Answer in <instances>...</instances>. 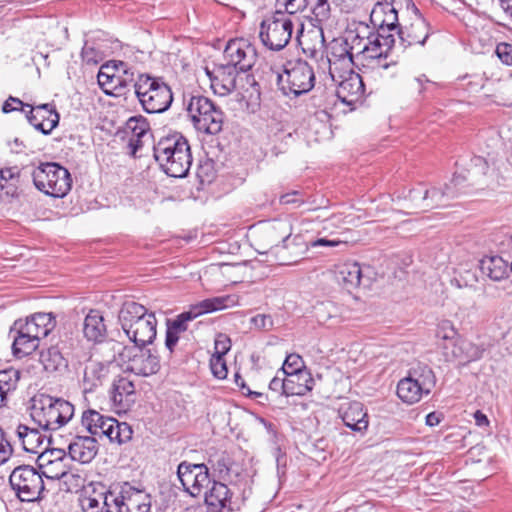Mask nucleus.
<instances>
[{
  "label": "nucleus",
  "instance_id": "f257e3e1",
  "mask_svg": "<svg viewBox=\"0 0 512 512\" xmlns=\"http://www.w3.org/2000/svg\"><path fill=\"white\" fill-rule=\"evenodd\" d=\"M153 157L161 170L174 178L186 177L192 165L188 140L177 132L163 136L154 143Z\"/></svg>",
  "mask_w": 512,
  "mask_h": 512
},
{
  "label": "nucleus",
  "instance_id": "f03ea898",
  "mask_svg": "<svg viewBox=\"0 0 512 512\" xmlns=\"http://www.w3.org/2000/svg\"><path fill=\"white\" fill-rule=\"evenodd\" d=\"M74 415V406L63 398L40 393L32 398L31 417L39 428L57 430Z\"/></svg>",
  "mask_w": 512,
  "mask_h": 512
},
{
  "label": "nucleus",
  "instance_id": "7ed1b4c3",
  "mask_svg": "<svg viewBox=\"0 0 512 512\" xmlns=\"http://www.w3.org/2000/svg\"><path fill=\"white\" fill-rule=\"evenodd\" d=\"M134 93L142 108L149 114L167 111L173 102L171 87L163 77H155L147 73L137 75Z\"/></svg>",
  "mask_w": 512,
  "mask_h": 512
},
{
  "label": "nucleus",
  "instance_id": "20e7f679",
  "mask_svg": "<svg viewBox=\"0 0 512 512\" xmlns=\"http://www.w3.org/2000/svg\"><path fill=\"white\" fill-rule=\"evenodd\" d=\"M271 77H274L279 90L283 95L298 97L306 94L315 85L313 68L305 60L289 61L284 65L283 73L270 69Z\"/></svg>",
  "mask_w": 512,
  "mask_h": 512
},
{
  "label": "nucleus",
  "instance_id": "39448f33",
  "mask_svg": "<svg viewBox=\"0 0 512 512\" xmlns=\"http://www.w3.org/2000/svg\"><path fill=\"white\" fill-rule=\"evenodd\" d=\"M31 175L35 187L48 196L63 198L71 190V174L59 163H41Z\"/></svg>",
  "mask_w": 512,
  "mask_h": 512
},
{
  "label": "nucleus",
  "instance_id": "423d86ee",
  "mask_svg": "<svg viewBox=\"0 0 512 512\" xmlns=\"http://www.w3.org/2000/svg\"><path fill=\"white\" fill-rule=\"evenodd\" d=\"M9 484L21 502H39L45 498V483L39 470L19 465L9 475Z\"/></svg>",
  "mask_w": 512,
  "mask_h": 512
},
{
  "label": "nucleus",
  "instance_id": "0eeeda50",
  "mask_svg": "<svg viewBox=\"0 0 512 512\" xmlns=\"http://www.w3.org/2000/svg\"><path fill=\"white\" fill-rule=\"evenodd\" d=\"M210 484L211 487L204 494L208 512H236L244 506L248 496L237 484L227 485L215 479H211Z\"/></svg>",
  "mask_w": 512,
  "mask_h": 512
},
{
  "label": "nucleus",
  "instance_id": "6e6552de",
  "mask_svg": "<svg viewBox=\"0 0 512 512\" xmlns=\"http://www.w3.org/2000/svg\"><path fill=\"white\" fill-rule=\"evenodd\" d=\"M293 28L290 15L279 9L261 22L259 37L268 49L280 51L289 43Z\"/></svg>",
  "mask_w": 512,
  "mask_h": 512
},
{
  "label": "nucleus",
  "instance_id": "1a4fd4ad",
  "mask_svg": "<svg viewBox=\"0 0 512 512\" xmlns=\"http://www.w3.org/2000/svg\"><path fill=\"white\" fill-rule=\"evenodd\" d=\"M108 507L110 512H150L151 503L149 495L145 494L128 482L114 488L110 494Z\"/></svg>",
  "mask_w": 512,
  "mask_h": 512
},
{
  "label": "nucleus",
  "instance_id": "9d476101",
  "mask_svg": "<svg viewBox=\"0 0 512 512\" xmlns=\"http://www.w3.org/2000/svg\"><path fill=\"white\" fill-rule=\"evenodd\" d=\"M234 304V298L230 295L207 298L195 305H192L189 310L180 313L174 319H167L166 323L179 334H182L187 331L188 322L203 314L223 310L233 306Z\"/></svg>",
  "mask_w": 512,
  "mask_h": 512
},
{
  "label": "nucleus",
  "instance_id": "9b49d317",
  "mask_svg": "<svg viewBox=\"0 0 512 512\" xmlns=\"http://www.w3.org/2000/svg\"><path fill=\"white\" fill-rule=\"evenodd\" d=\"M456 165L463 171L454 173V185L460 184V180L466 181L467 185H485L494 184L493 180H489V164L487 160L481 156H461Z\"/></svg>",
  "mask_w": 512,
  "mask_h": 512
},
{
  "label": "nucleus",
  "instance_id": "f8f14e48",
  "mask_svg": "<svg viewBox=\"0 0 512 512\" xmlns=\"http://www.w3.org/2000/svg\"><path fill=\"white\" fill-rule=\"evenodd\" d=\"M177 477L184 490L192 497L199 496L203 488L208 487L211 483L209 468L204 463L180 462L177 467Z\"/></svg>",
  "mask_w": 512,
  "mask_h": 512
},
{
  "label": "nucleus",
  "instance_id": "ddd939ff",
  "mask_svg": "<svg viewBox=\"0 0 512 512\" xmlns=\"http://www.w3.org/2000/svg\"><path fill=\"white\" fill-rule=\"evenodd\" d=\"M227 64L233 65L241 73L249 71L255 64L257 53L255 47L248 40L231 39L224 49Z\"/></svg>",
  "mask_w": 512,
  "mask_h": 512
},
{
  "label": "nucleus",
  "instance_id": "4468645a",
  "mask_svg": "<svg viewBox=\"0 0 512 512\" xmlns=\"http://www.w3.org/2000/svg\"><path fill=\"white\" fill-rule=\"evenodd\" d=\"M28 108L25 111L28 122L44 135H49L58 126L60 115L53 103L30 105Z\"/></svg>",
  "mask_w": 512,
  "mask_h": 512
},
{
  "label": "nucleus",
  "instance_id": "2eb2a0df",
  "mask_svg": "<svg viewBox=\"0 0 512 512\" xmlns=\"http://www.w3.org/2000/svg\"><path fill=\"white\" fill-rule=\"evenodd\" d=\"M413 9L417 19L409 26H399L398 28L399 43L403 49L415 44L424 45L432 33L429 23L423 18L415 4H413Z\"/></svg>",
  "mask_w": 512,
  "mask_h": 512
},
{
  "label": "nucleus",
  "instance_id": "dca6fc26",
  "mask_svg": "<svg viewBox=\"0 0 512 512\" xmlns=\"http://www.w3.org/2000/svg\"><path fill=\"white\" fill-rule=\"evenodd\" d=\"M241 73L233 65L222 64L213 71L212 89L216 94L226 96L238 89L239 76Z\"/></svg>",
  "mask_w": 512,
  "mask_h": 512
},
{
  "label": "nucleus",
  "instance_id": "f3484780",
  "mask_svg": "<svg viewBox=\"0 0 512 512\" xmlns=\"http://www.w3.org/2000/svg\"><path fill=\"white\" fill-rule=\"evenodd\" d=\"M10 333L15 334L12 344V351L14 356L22 358L31 354L37 349L40 340L37 339L28 330H26L24 325H22L21 319L14 322Z\"/></svg>",
  "mask_w": 512,
  "mask_h": 512
},
{
  "label": "nucleus",
  "instance_id": "a211bd4d",
  "mask_svg": "<svg viewBox=\"0 0 512 512\" xmlns=\"http://www.w3.org/2000/svg\"><path fill=\"white\" fill-rule=\"evenodd\" d=\"M157 320L153 312H147L135 325L129 334H126L130 341L136 345L146 346L152 344L157 335Z\"/></svg>",
  "mask_w": 512,
  "mask_h": 512
},
{
  "label": "nucleus",
  "instance_id": "6ab92c4d",
  "mask_svg": "<svg viewBox=\"0 0 512 512\" xmlns=\"http://www.w3.org/2000/svg\"><path fill=\"white\" fill-rule=\"evenodd\" d=\"M72 460L80 463H90L98 453V443L93 436L77 435L68 446Z\"/></svg>",
  "mask_w": 512,
  "mask_h": 512
},
{
  "label": "nucleus",
  "instance_id": "aec40b11",
  "mask_svg": "<svg viewBox=\"0 0 512 512\" xmlns=\"http://www.w3.org/2000/svg\"><path fill=\"white\" fill-rule=\"evenodd\" d=\"M109 393L113 404L123 409L130 408L135 402V385L127 377L114 378Z\"/></svg>",
  "mask_w": 512,
  "mask_h": 512
},
{
  "label": "nucleus",
  "instance_id": "412c9836",
  "mask_svg": "<svg viewBox=\"0 0 512 512\" xmlns=\"http://www.w3.org/2000/svg\"><path fill=\"white\" fill-rule=\"evenodd\" d=\"M84 337L93 343H102L108 335L102 313L97 309H91L84 318L83 323Z\"/></svg>",
  "mask_w": 512,
  "mask_h": 512
},
{
  "label": "nucleus",
  "instance_id": "4be33fe9",
  "mask_svg": "<svg viewBox=\"0 0 512 512\" xmlns=\"http://www.w3.org/2000/svg\"><path fill=\"white\" fill-rule=\"evenodd\" d=\"M485 349L467 339L457 337L451 346V356L459 364L465 365L482 358Z\"/></svg>",
  "mask_w": 512,
  "mask_h": 512
},
{
  "label": "nucleus",
  "instance_id": "5701e85b",
  "mask_svg": "<svg viewBox=\"0 0 512 512\" xmlns=\"http://www.w3.org/2000/svg\"><path fill=\"white\" fill-rule=\"evenodd\" d=\"M370 21L376 28H399L398 12L392 2H377L370 14Z\"/></svg>",
  "mask_w": 512,
  "mask_h": 512
},
{
  "label": "nucleus",
  "instance_id": "b1692460",
  "mask_svg": "<svg viewBox=\"0 0 512 512\" xmlns=\"http://www.w3.org/2000/svg\"><path fill=\"white\" fill-rule=\"evenodd\" d=\"M22 325L37 339L47 337L56 326V319L53 313L38 312L22 320Z\"/></svg>",
  "mask_w": 512,
  "mask_h": 512
},
{
  "label": "nucleus",
  "instance_id": "393cba45",
  "mask_svg": "<svg viewBox=\"0 0 512 512\" xmlns=\"http://www.w3.org/2000/svg\"><path fill=\"white\" fill-rule=\"evenodd\" d=\"M113 417L105 416L94 409H87L83 411L81 416V424L93 437L98 436L100 438L106 437L110 430L109 421H112Z\"/></svg>",
  "mask_w": 512,
  "mask_h": 512
},
{
  "label": "nucleus",
  "instance_id": "a878e982",
  "mask_svg": "<svg viewBox=\"0 0 512 512\" xmlns=\"http://www.w3.org/2000/svg\"><path fill=\"white\" fill-rule=\"evenodd\" d=\"M110 373V363L90 361L84 369V391L92 392L99 386H102L108 379Z\"/></svg>",
  "mask_w": 512,
  "mask_h": 512
},
{
  "label": "nucleus",
  "instance_id": "bb28decb",
  "mask_svg": "<svg viewBox=\"0 0 512 512\" xmlns=\"http://www.w3.org/2000/svg\"><path fill=\"white\" fill-rule=\"evenodd\" d=\"M147 312V308L142 304L135 301L124 302L119 310L118 320L125 334H129Z\"/></svg>",
  "mask_w": 512,
  "mask_h": 512
},
{
  "label": "nucleus",
  "instance_id": "cd10ccee",
  "mask_svg": "<svg viewBox=\"0 0 512 512\" xmlns=\"http://www.w3.org/2000/svg\"><path fill=\"white\" fill-rule=\"evenodd\" d=\"M345 426L355 432H363L368 428V415L360 402H353L341 415Z\"/></svg>",
  "mask_w": 512,
  "mask_h": 512
},
{
  "label": "nucleus",
  "instance_id": "c85d7f7f",
  "mask_svg": "<svg viewBox=\"0 0 512 512\" xmlns=\"http://www.w3.org/2000/svg\"><path fill=\"white\" fill-rule=\"evenodd\" d=\"M479 268L483 275L493 281H501L509 276V263L500 256H486L480 260Z\"/></svg>",
  "mask_w": 512,
  "mask_h": 512
},
{
  "label": "nucleus",
  "instance_id": "c756f323",
  "mask_svg": "<svg viewBox=\"0 0 512 512\" xmlns=\"http://www.w3.org/2000/svg\"><path fill=\"white\" fill-rule=\"evenodd\" d=\"M159 369L160 360L156 352L141 347V353H138L137 358L134 359L131 372L136 375L148 376L157 373Z\"/></svg>",
  "mask_w": 512,
  "mask_h": 512
},
{
  "label": "nucleus",
  "instance_id": "7c9ffc66",
  "mask_svg": "<svg viewBox=\"0 0 512 512\" xmlns=\"http://www.w3.org/2000/svg\"><path fill=\"white\" fill-rule=\"evenodd\" d=\"M414 382H417L420 389L426 395H429L436 385L437 378L433 369L426 363L418 362L414 364L407 374Z\"/></svg>",
  "mask_w": 512,
  "mask_h": 512
},
{
  "label": "nucleus",
  "instance_id": "2f4dec72",
  "mask_svg": "<svg viewBox=\"0 0 512 512\" xmlns=\"http://www.w3.org/2000/svg\"><path fill=\"white\" fill-rule=\"evenodd\" d=\"M277 254H281V264L289 265L298 262L304 252V243L299 237L290 239V234L282 239V245H276Z\"/></svg>",
  "mask_w": 512,
  "mask_h": 512
},
{
  "label": "nucleus",
  "instance_id": "473e14b6",
  "mask_svg": "<svg viewBox=\"0 0 512 512\" xmlns=\"http://www.w3.org/2000/svg\"><path fill=\"white\" fill-rule=\"evenodd\" d=\"M112 63L113 68L118 73L116 75L118 81H115L113 85L114 95L121 96L126 94V91H129L130 86L134 88L137 78H135L133 69L127 63L123 61H112Z\"/></svg>",
  "mask_w": 512,
  "mask_h": 512
},
{
  "label": "nucleus",
  "instance_id": "72a5a7b5",
  "mask_svg": "<svg viewBox=\"0 0 512 512\" xmlns=\"http://www.w3.org/2000/svg\"><path fill=\"white\" fill-rule=\"evenodd\" d=\"M224 122V113L217 106L210 113H206L199 119H194V127L196 130L209 135H216L222 131Z\"/></svg>",
  "mask_w": 512,
  "mask_h": 512
},
{
  "label": "nucleus",
  "instance_id": "f704fd0d",
  "mask_svg": "<svg viewBox=\"0 0 512 512\" xmlns=\"http://www.w3.org/2000/svg\"><path fill=\"white\" fill-rule=\"evenodd\" d=\"M16 433L23 449L29 453H38V448L44 444L46 439V436L42 435L38 428H31L24 424L18 425Z\"/></svg>",
  "mask_w": 512,
  "mask_h": 512
},
{
  "label": "nucleus",
  "instance_id": "c9c22d12",
  "mask_svg": "<svg viewBox=\"0 0 512 512\" xmlns=\"http://www.w3.org/2000/svg\"><path fill=\"white\" fill-rule=\"evenodd\" d=\"M149 131L150 126L147 119L139 115L130 117L124 127L117 131L116 135L122 140L135 137L144 138L148 135Z\"/></svg>",
  "mask_w": 512,
  "mask_h": 512
},
{
  "label": "nucleus",
  "instance_id": "e433bc0d",
  "mask_svg": "<svg viewBox=\"0 0 512 512\" xmlns=\"http://www.w3.org/2000/svg\"><path fill=\"white\" fill-rule=\"evenodd\" d=\"M20 379V371L15 368L0 370V408L7 405L8 396L13 393Z\"/></svg>",
  "mask_w": 512,
  "mask_h": 512
},
{
  "label": "nucleus",
  "instance_id": "4c0bfd02",
  "mask_svg": "<svg viewBox=\"0 0 512 512\" xmlns=\"http://www.w3.org/2000/svg\"><path fill=\"white\" fill-rule=\"evenodd\" d=\"M40 361L48 372L61 371L68 366V361L57 345H52L43 350L40 354Z\"/></svg>",
  "mask_w": 512,
  "mask_h": 512
},
{
  "label": "nucleus",
  "instance_id": "58836bf2",
  "mask_svg": "<svg viewBox=\"0 0 512 512\" xmlns=\"http://www.w3.org/2000/svg\"><path fill=\"white\" fill-rule=\"evenodd\" d=\"M397 395L407 404L417 403L423 396H427L423 390L420 389L417 382H414L408 375L398 382Z\"/></svg>",
  "mask_w": 512,
  "mask_h": 512
},
{
  "label": "nucleus",
  "instance_id": "ea45409f",
  "mask_svg": "<svg viewBox=\"0 0 512 512\" xmlns=\"http://www.w3.org/2000/svg\"><path fill=\"white\" fill-rule=\"evenodd\" d=\"M338 280L343 282L347 289L355 288L363 283V269L357 262L345 263L338 271Z\"/></svg>",
  "mask_w": 512,
  "mask_h": 512
},
{
  "label": "nucleus",
  "instance_id": "a19ab883",
  "mask_svg": "<svg viewBox=\"0 0 512 512\" xmlns=\"http://www.w3.org/2000/svg\"><path fill=\"white\" fill-rule=\"evenodd\" d=\"M111 344V349L114 353H117L118 357L114 354L113 359L118 360L120 364H126L127 370L131 371L134 359L137 358L138 353H141L142 345H134V346H122L121 343L116 341L109 342Z\"/></svg>",
  "mask_w": 512,
  "mask_h": 512
},
{
  "label": "nucleus",
  "instance_id": "79ce46f5",
  "mask_svg": "<svg viewBox=\"0 0 512 512\" xmlns=\"http://www.w3.org/2000/svg\"><path fill=\"white\" fill-rule=\"evenodd\" d=\"M364 92V84L359 74H351L340 82L338 96L346 101L347 96L358 99Z\"/></svg>",
  "mask_w": 512,
  "mask_h": 512
},
{
  "label": "nucleus",
  "instance_id": "37998d69",
  "mask_svg": "<svg viewBox=\"0 0 512 512\" xmlns=\"http://www.w3.org/2000/svg\"><path fill=\"white\" fill-rule=\"evenodd\" d=\"M217 106L207 97L202 95L192 96L187 104V112L192 122L194 119L203 117L206 113H210Z\"/></svg>",
  "mask_w": 512,
  "mask_h": 512
},
{
  "label": "nucleus",
  "instance_id": "c03bdc74",
  "mask_svg": "<svg viewBox=\"0 0 512 512\" xmlns=\"http://www.w3.org/2000/svg\"><path fill=\"white\" fill-rule=\"evenodd\" d=\"M110 494H114V488H110L108 491L100 493L98 497H86L82 502V507L85 512H110L108 504L111 502Z\"/></svg>",
  "mask_w": 512,
  "mask_h": 512
},
{
  "label": "nucleus",
  "instance_id": "a18cd8bd",
  "mask_svg": "<svg viewBox=\"0 0 512 512\" xmlns=\"http://www.w3.org/2000/svg\"><path fill=\"white\" fill-rule=\"evenodd\" d=\"M110 422V430L107 433V439H109L110 442L122 444L131 440L133 430L129 424L126 422H119L115 418Z\"/></svg>",
  "mask_w": 512,
  "mask_h": 512
},
{
  "label": "nucleus",
  "instance_id": "49530a36",
  "mask_svg": "<svg viewBox=\"0 0 512 512\" xmlns=\"http://www.w3.org/2000/svg\"><path fill=\"white\" fill-rule=\"evenodd\" d=\"M286 397L304 396L309 392L307 384L302 383V378L309 379V373L286 374Z\"/></svg>",
  "mask_w": 512,
  "mask_h": 512
},
{
  "label": "nucleus",
  "instance_id": "de8ad7c7",
  "mask_svg": "<svg viewBox=\"0 0 512 512\" xmlns=\"http://www.w3.org/2000/svg\"><path fill=\"white\" fill-rule=\"evenodd\" d=\"M232 462V459L226 453H221L216 459L209 460L213 475L218 477L220 481H226L230 476Z\"/></svg>",
  "mask_w": 512,
  "mask_h": 512
},
{
  "label": "nucleus",
  "instance_id": "09e8293b",
  "mask_svg": "<svg viewBox=\"0 0 512 512\" xmlns=\"http://www.w3.org/2000/svg\"><path fill=\"white\" fill-rule=\"evenodd\" d=\"M238 89L243 91L244 98H248L249 100L260 99V85L252 74H245L239 77Z\"/></svg>",
  "mask_w": 512,
  "mask_h": 512
},
{
  "label": "nucleus",
  "instance_id": "8fccbe9b",
  "mask_svg": "<svg viewBox=\"0 0 512 512\" xmlns=\"http://www.w3.org/2000/svg\"><path fill=\"white\" fill-rule=\"evenodd\" d=\"M425 195L427 198L425 205L427 206V210H428V209H432L435 207L448 205L447 201H446V197L451 196V192L443 191V187L442 188H438V187L427 188L426 187Z\"/></svg>",
  "mask_w": 512,
  "mask_h": 512
},
{
  "label": "nucleus",
  "instance_id": "3c124183",
  "mask_svg": "<svg viewBox=\"0 0 512 512\" xmlns=\"http://www.w3.org/2000/svg\"><path fill=\"white\" fill-rule=\"evenodd\" d=\"M332 57L338 61L347 63L348 65L354 64L352 47L346 39L335 41L331 46Z\"/></svg>",
  "mask_w": 512,
  "mask_h": 512
},
{
  "label": "nucleus",
  "instance_id": "603ef678",
  "mask_svg": "<svg viewBox=\"0 0 512 512\" xmlns=\"http://www.w3.org/2000/svg\"><path fill=\"white\" fill-rule=\"evenodd\" d=\"M425 191L426 186L420 183L417 187L409 189L407 195L403 192V195L405 199H408L411 202V208L425 211L427 210V206L425 205L427 200Z\"/></svg>",
  "mask_w": 512,
  "mask_h": 512
},
{
  "label": "nucleus",
  "instance_id": "864d4df0",
  "mask_svg": "<svg viewBox=\"0 0 512 512\" xmlns=\"http://www.w3.org/2000/svg\"><path fill=\"white\" fill-rule=\"evenodd\" d=\"M281 374H295V373H309L304 366L302 357L298 354L292 353L287 355L282 367L279 369Z\"/></svg>",
  "mask_w": 512,
  "mask_h": 512
},
{
  "label": "nucleus",
  "instance_id": "5fc2aeb1",
  "mask_svg": "<svg viewBox=\"0 0 512 512\" xmlns=\"http://www.w3.org/2000/svg\"><path fill=\"white\" fill-rule=\"evenodd\" d=\"M309 10L319 23L330 17V4L328 0H309Z\"/></svg>",
  "mask_w": 512,
  "mask_h": 512
},
{
  "label": "nucleus",
  "instance_id": "6e6d98bb",
  "mask_svg": "<svg viewBox=\"0 0 512 512\" xmlns=\"http://www.w3.org/2000/svg\"><path fill=\"white\" fill-rule=\"evenodd\" d=\"M278 6H283L285 13L289 15L309 9V0H276Z\"/></svg>",
  "mask_w": 512,
  "mask_h": 512
},
{
  "label": "nucleus",
  "instance_id": "4d7b16f0",
  "mask_svg": "<svg viewBox=\"0 0 512 512\" xmlns=\"http://www.w3.org/2000/svg\"><path fill=\"white\" fill-rule=\"evenodd\" d=\"M40 472L42 477H46L50 480H60L67 475L68 470L63 461H55L52 465L48 466L47 470Z\"/></svg>",
  "mask_w": 512,
  "mask_h": 512
},
{
  "label": "nucleus",
  "instance_id": "13d9d810",
  "mask_svg": "<svg viewBox=\"0 0 512 512\" xmlns=\"http://www.w3.org/2000/svg\"><path fill=\"white\" fill-rule=\"evenodd\" d=\"M210 366L213 375L218 379H225L228 373L227 365L224 357L212 356Z\"/></svg>",
  "mask_w": 512,
  "mask_h": 512
},
{
  "label": "nucleus",
  "instance_id": "bf43d9fd",
  "mask_svg": "<svg viewBox=\"0 0 512 512\" xmlns=\"http://www.w3.org/2000/svg\"><path fill=\"white\" fill-rule=\"evenodd\" d=\"M13 454V447L6 438L5 432L0 428V466L6 463Z\"/></svg>",
  "mask_w": 512,
  "mask_h": 512
},
{
  "label": "nucleus",
  "instance_id": "052dcab7",
  "mask_svg": "<svg viewBox=\"0 0 512 512\" xmlns=\"http://www.w3.org/2000/svg\"><path fill=\"white\" fill-rule=\"evenodd\" d=\"M272 454L276 461L278 475H284L286 472V466H287L286 452L284 450H282V448L275 443L274 447L272 448Z\"/></svg>",
  "mask_w": 512,
  "mask_h": 512
},
{
  "label": "nucleus",
  "instance_id": "680f3d73",
  "mask_svg": "<svg viewBox=\"0 0 512 512\" xmlns=\"http://www.w3.org/2000/svg\"><path fill=\"white\" fill-rule=\"evenodd\" d=\"M25 107H30V104L24 103L19 98L9 96L2 105V112L5 114L20 110L25 112Z\"/></svg>",
  "mask_w": 512,
  "mask_h": 512
},
{
  "label": "nucleus",
  "instance_id": "e2e57ef3",
  "mask_svg": "<svg viewBox=\"0 0 512 512\" xmlns=\"http://www.w3.org/2000/svg\"><path fill=\"white\" fill-rule=\"evenodd\" d=\"M502 63L512 66V45L506 42L499 43L495 50Z\"/></svg>",
  "mask_w": 512,
  "mask_h": 512
},
{
  "label": "nucleus",
  "instance_id": "0e129e2a",
  "mask_svg": "<svg viewBox=\"0 0 512 512\" xmlns=\"http://www.w3.org/2000/svg\"><path fill=\"white\" fill-rule=\"evenodd\" d=\"M251 324L259 330H270L273 327V320L270 315L257 314L250 319Z\"/></svg>",
  "mask_w": 512,
  "mask_h": 512
},
{
  "label": "nucleus",
  "instance_id": "69168bd1",
  "mask_svg": "<svg viewBox=\"0 0 512 512\" xmlns=\"http://www.w3.org/2000/svg\"><path fill=\"white\" fill-rule=\"evenodd\" d=\"M214 348H215V352L213 353L212 356L224 357V355L227 354V352L231 348V341L226 335L219 334L215 340Z\"/></svg>",
  "mask_w": 512,
  "mask_h": 512
},
{
  "label": "nucleus",
  "instance_id": "338daca9",
  "mask_svg": "<svg viewBox=\"0 0 512 512\" xmlns=\"http://www.w3.org/2000/svg\"><path fill=\"white\" fill-rule=\"evenodd\" d=\"M269 389L280 395L286 396V376H283L279 370L269 383Z\"/></svg>",
  "mask_w": 512,
  "mask_h": 512
},
{
  "label": "nucleus",
  "instance_id": "774afa93",
  "mask_svg": "<svg viewBox=\"0 0 512 512\" xmlns=\"http://www.w3.org/2000/svg\"><path fill=\"white\" fill-rule=\"evenodd\" d=\"M437 336L445 341H449L452 346L453 341L457 339V332L450 322H445L439 328Z\"/></svg>",
  "mask_w": 512,
  "mask_h": 512
}]
</instances>
